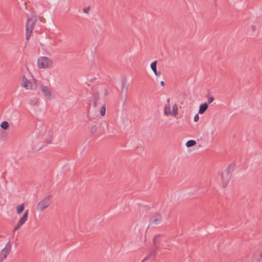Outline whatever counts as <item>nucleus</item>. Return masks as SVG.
Masks as SVG:
<instances>
[{"label": "nucleus", "mask_w": 262, "mask_h": 262, "mask_svg": "<svg viewBox=\"0 0 262 262\" xmlns=\"http://www.w3.org/2000/svg\"><path fill=\"white\" fill-rule=\"evenodd\" d=\"M162 220V215L159 213H155L149 216V225L153 226L159 224Z\"/></svg>", "instance_id": "39448f33"}, {"label": "nucleus", "mask_w": 262, "mask_h": 262, "mask_svg": "<svg viewBox=\"0 0 262 262\" xmlns=\"http://www.w3.org/2000/svg\"><path fill=\"white\" fill-rule=\"evenodd\" d=\"M161 84L163 86L164 85V82L163 81L161 82Z\"/></svg>", "instance_id": "6ab92c4d"}, {"label": "nucleus", "mask_w": 262, "mask_h": 262, "mask_svg": "<svg viewBox=\"0 0 262 262\" xmlns=\"http://www.w3.org/2000/svg\"><path fill=\"white\" fill-rule=\"evenodd\" d=\"M35 19L34 18H29L27 20L26 25V39L28 40L32 33L34 24L35 23Z\"/></svg>", "instance_id": "20e7f679"}, {"label": "nucleus", "mask_w": 262, "mask_h": 262, "mask_svg": "<svg viewBox=\"0 0 262 262\" xmlns=\"http://www.w3.org/2000/svg\"><path fill=\"white\" fill-rule=\"evenodd\" d=\"M233 171V167L232 165H229L222 172L221 176L220 183L223 187H226L228 184L231 178Z\"/></svg>", "instance_id": "f03ea898"}, {"label": "nucleus", "mask_w": 262, "mask_h": 262, "mask_svg": "<svg viewBox=\"0 0 262 262\" xmlns=\"http://www.w3.org/2000/svg\"><path fill=\"white\" fill-rule=\"evenodd\" d=\"M214 101V98L212 96H210L208 98V103H211Z\"/></svg>", "instance_id": "f3484780"}, {"label": "nucleus", "mask_w": 262, "mask_h": 262, "mask_svg": "<svg viewBox=\"0 0 262 262\" xmlns=\"http://www.w3.org/2000/svg\"><path fill=\"white\" fill-rule=\"evenodd\" d=\"M196 144V141L193 140H189L186 142V146L188 147H190L194 146Z\"/></svg>", "instance_id": "4468645a"}, {"label": "nucleus", "mask_w": 262, "mask_h": 262, "mask_svg": "<svg viewBox=\"0 0 262 262\" xmlns=\"http://www.w3.org/2000/svg\"><path fill=\"white\" fill-rule=\"evenodd\" d=\"M208 105L207 103H204L200 105L199 110V113L200 114H203L208 108Z\"/></svg>", "instance_id": "9b49d317"}, {"label": "nucleus", "mask_w": 262, "mask_h": 262, "mask_svg": "<svg viewBox=\"0 0 262 262\" xmlns=\"http://www.w3.org/2000/svg\"><path fill=\"white\" fill-rule=\"evenodd\" d=\"M39 89L46 99H51L53 97L51 90L49 86L41 84L39 85Z\"/></svg>", "instance_id": "423d86ee"}, {"label": "nucleus", "mask_w": 262, "mask_h": 262, "mask_svg": "<svg viewBox=\"0 0 262 262\" xmlns=\"http://www.w3.org/2000/svg\"><path fill=\"white\" fill-rule=\"evenodd\" d=\"M50 205L49 197H46L39 202L37 206V209L41 211L47 208Z\"/></svg>", "instance_id": "6e6552de"}, {"label": "nucleus", "mask_w": 262, "mask_h": 262, "mask_svg": "<svg viewBox=\"0 0 262 262\" xmlns=\"http://www.w3.org/2000/svg\"><path fill=\"white\" fill-rule=\"evenodd\" d=\"M200 117L198 114H196L194 117V121L198 122L199 120Z\"/></svg>", "instance_id": "dca6fc26"}, {"label": "nucleus", "mask_w": 262, "mask_h": 262, "mask_svg": "<svg viewBox=\"0 0 262 262\" xmlns=\"http://www.w3.org/2000/svg\"><path fill=\"white\" fill-rule=\"evenodd\" d=\"M6 254H7V252L6 251V252H5V255H4V258H5V257H6Z\"/></svg>", "instance_id": "412c9836"}, {"label": "nucleus", "mask_w": 262, "mask_h": 262, "mask_svg": "<svg viewBox=\"0 0 262 262\" xmlns=\"http://www.w3.org/2000/svg\"><path fill=\"white\" fill-rule=\"evenodd\" d=\"M251 29L253 31H254L256 30V27L254 26H251Z\"/></svg>", "instance_id": "a211bd4d"}, {"label": "nucleus", "mask_w": 262, "mask_h": 262, "mask_svg": "<svg viewBox=\"0 0 262 262\" xmlns=\"http://www.w3.org/2000/svg\"><path fill=\"white\" fill-rule=\"evenodd\" d=\"M24 207H25V206H24V204H20V205H18V206H17L16 208L17 214H20L24 210Z\"/></svg>", "instance_id": "f8f14e48"}, {"label": "nucleus", "mask_w": 262, "mask_h": 262, "mask_svg": "<svg viewBox=\"0 0 262 262\" xmlns=\"http://www.w3.org/2000/svg\"><path fill=\"white\" fill-rule=\"evenodd\" d=\"M106 107L105 105L103 104L99 110V113L102 116H104L105 115Z\"/></svg>", "instance_id": "2eb2a0df"}, {"label": "nucleus", "mask_w": 262, "mask_h": 262, "mask_svg": "<svg viewBox=\"0 0 262 262\" xmlns=\"http://www.w3.org/2000/svg\"><path fill=\"white\" fill-rule=\"evenodd\" d=\"M1 127L4 130H7L9 126V123L7 121H3L0 125Z\"/></svg>", "instance_id": "ddd939ff"}, {"label": "nucleus", "mask_w": 262, "mask_h": 262, "mask_svg": "<svg viewBox=\"0 0 262 262\" xmlns=\"http://www.w3.org/2000/svg\"><path fill=\"white\" fill-rule=\"evenodd\" d=\"M21 85L26 90H32L35 87V84L27 78L26 75L22 77L21 80Z\"/></svg>", "instance_id": "0eeeda50"}, {"label": "nucleus", "mask_w": 262, "mask_h": 262, "mask_svg": "<svg viewBox=\"0 0 262 262\" xmlns=\"http://www.w3.org/2000/svg\"><path fill=\"white\" fill-rule=\"evenodd\" d=\"M96 104H97L96 102H95H95H94V105L95 106H96Z\"/></svg>", "instance_id": "aec40b11"}, {"label": "nucleus", "mask_w": 262, "mask_h": 262, "mask_svg": "<svg viewBox=\"0 0 262 262\" xmlns=\"http://www.w3.org/2000/svg\"><path fill=\"white\" fill-rule=\"evenodd\" d=\"M150 67L155 75L159 77L160 76L161 73L160 72H158L157 71V61H155L152 62L150 64Z\"/></svg>", "instance_id": "9d476101"}, {"label": "nucleus", "mask_w": 262, "mask_h": 262, "mask_svg": "<svg viewBox=\"0 0 262 262\" xmlns=\"http://www.w3.org/2000/svg\"><path fill=\"white\" fill-rule=\"evenodd\" d=\"M164 114L166 116L177 118L179 115L178 105L176 102L170 103L169 99L164 107Z\"/></svg>", "instance_id": "f257e3e1"}, {"label": "nucleus", "mask_w": 262, "mask_h": 262, "mask_svg": "<svg viewBox=\"0 0 262 262\" xmlns=\"http://www.w3.org/2000/svg\"><path fill=\"white\" fill-rule=\"evenodd\" d=\"M28 215V210H26L24 212L23 215L20 217L19 220L18 221L17 224L15 227V229H18L20 227V226L23 225L25 222L27 221Z\"/></svg>", "instance_id": "1a4fd4ad"}, {"label": "nucleus", "mask_w": 262, "mask_h": 262, "mask_svg": "<svg viewBox=\"0 0 262 262\" xmlns=\"http://www.w3.org/2000/svg\"><path fill=\"white\" fill-rule=\"evenodd\" d=\"M37 66L40 69H47L52 66V60L49 57L41 56L38 58Z\"/></svg>", "instance_id": "7ed1b4c3"}]
</instances>
